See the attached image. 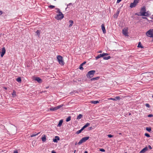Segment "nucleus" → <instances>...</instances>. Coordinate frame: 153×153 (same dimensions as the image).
Here are the masks:
<instances>
[{
	"label": "nucleus",
	"mask_w": 153,
	"mask_h": 153,
	"mask_svg": "<svg viewBox=\"0 0 153 153\" xmlns=\"http://www.w3.org/2000/svg\"><path fill=\"white\" fill-rule=\"evenodd\" d=\"M56 9L57 10L56 13H58V14H57L55 17V18L58 20L62 19L64 18V15L60 11L59 9L56 8Z\"/></svg>",
	"instance_id": "obj_1"
},
{
	"label": "nucleus",
	"mask_w": 153,
	"mask_h": 153,
	"mask_svg": "<svg viewBox=\"0 0 153 153\" xmlns=\"http://www.w3.org/2000/svg\"><path fill=\"white\" fill-rule=\"evenodd\" d=\"M57 59L59 64L61 65H63L65 64L62 56L60 55H58L57 56Z\"/></svg>",
	"instance_id": "obj_2"
},
{
	"label": "nucleus",
	"mask_w": 153,
	"mask_h": 153,
	"mask_svg": "<svg viewBox=\"0 0 153 153\" xmlns=\"http://www.w3.org/2000/svg\"><path fill=\"white\" fill-rule=\"evenodd\" d=\"M95 72L96 71L95 70L90 71L88 72L86 74V76L88 78H92L93 77Z\"/></svg>",
	"instance_id": "obj_3"
},
{
	"label": "nucleus",
	"mask_w": 153,
	"mask_h": 153,
	"mask_svg": "<svg viewBox=\"0 0 153 153\" xmlns=\"http://www.w3.org/2000/svg\"><path fill=\"white\" fill-rule=\"evenodd\" d=\"M146 34L147 36L153 38V29H150L146 32Z\"/></svg>",
	"instance_id": "obj_4"
},
{
	"label": "nucleus",
	"mask_w": 153,
	"mask_h": 153,
	"mask_svg": "<svg viewBox=\"0 0 153 153\" xmlns=\"http://www.w3.org/2000/svg\"><path fill=\"white\" fill-rule=\"evenodd\" d=\"M139 0H134L133 3H131L130 5L131 8L135 7L139 2Z\"/></svg>",
	"instance_id": "obj_5"
},
{
	"label": "nucleus",
	"mask_w": 153,
	"mask_h": 153,
	"mask_svg": "<svg viewBox=\"0 0 153 153\" xmlns=\"http://www.w3.org/2000/svg\"><path fill=\"white\" fill-rule=\"evenodd\" d=\"M149 11H147V12L146 11L145 13H143L142 14H140V16H149L150 15V14H149Z\"/></svg>",
	"instance_id": "obj_6"
},
{
	"label": "nucleus",
	"mask_w": 153,
	"mask_h": 153,
	"mask_svg": "<svg viewBox=\"0 0 153 153\" xmlns=\"http://www.w3.org/2000/svg\"><path fill=\"white\" fill-rule=\"evenodd\" d=\"M123 33L126 36H128V31L127 30L125 29H123Z\"/></svg>",
	"instance_id": "obj_7"
},
{
	"label": "nucleus",
	"mask_w": 153,
	"mask_h": 153,
	"mask_svg": "<svg viewBox=\"0 0 153 153\" xmlns=\"http://www.w3.org/2000/svg\"><path fill=\"white\" fill-rule=\"evenodd\" d=\"M6 52V50L5 48L4 47L2 49V52L1 53V57H2L4 54Z\"/></svg>",
	"instance_id": "obj_8"
},
{
	"label": "nucleus",
	"mask_w": 153,
	"mask_h": 153,
	"mask_svg": "<svg viewBox=\"0 0 153 153\" xmlns=\"http://www.w3.org/2000/svg\"><path fill=\"white\" fill-rule=\"evenodd\" d=\"M146 10V7L145 6H143L141 8L140 13V14H142L143 13H145Z\"/></svg>",
	"instance_id": "obj_9"
},
{
	"label": "nucleus",
	"mask_w": 153,
	"mask_h": 153,
	"mask_svg": "<svg viewBox=\"0 0 153 153\" xmlns=\"http://www.w3.org/2000/svg\"><path fill=\"white\" fill-rule=\"evenodd\" d=\"M34 80L36 81H37L38 82H39V83H41L42 82V79L39 77H36L35 78Z\"/></svg>",
	"instance_id": "obj_10"
},
{
	"label": "nucleus",
	"mask_w": 153,
	"mask_h": 153,
	"mask_svg": "<svg viewBox=\"0 0 153 153\" xmlns=\"http://www.w3.org/2000/svg\"><path fill=\"white\" fill-rule=\"evenodd\" d=\"M148 150V148L147 147H146L144 148L141 151H140L139 153H144L147 151Z\"/></svg>",
	"instance_id": "obj_11"
},
{
	"label": "nucleus",
	"mask_w": 153,
	"mask_h": 153,
	"mask_svg": "<svg viewBox=\"0 0 153 153\" xmlns=\"http://www.w3.org/2000/svg\"><path fill=\"white\" fill-rule=\"evenodd\" d=\"M59 140V137L56 136L55 137V138H53V141L54 142L57 143V140Z\"/></svg>",
	"instance_id": "obj_12"
},
{
	"label": "nucleus",
	"mask_w": 153,
	"mask_h": 153,
	"mask_svg": "<svg viewBox=\"0 0 153 153\" xmlns=\"http://www.w3.org/2000/svg\"><path fill=\"white\" fill-rule=\"evenodd\" d=\"M103 33H106V30L105 27V25L104 24H102L101 25Z\"/></svg>",
	"instance_id": "obj_13"
},
{
	"label": "nucleus",
	"mask_w": 153,
	"mask_h": 153,
	"mask_svg": "<svg viewBox=\"0 0 153 153\" xmlns=\"http://www.w3.org/2000/svg\"><path fill=\"white\" fill-rule=\"evenodd\" d=\"M42 140L43 142H45L46 140V135L45 134L43 135L42 136Z\"/></svg>",
	"instance_id": "obj_14"
},
{
	"label": "nucleus",
	"mask_w": 153,
	"mask_h": 153,
	"mask_svg": "<svg viewBox=\"0 0 153 153\" xmlns=\"http://www.w3.org/2000/svg\"><path fill=\"white\" fill-rule=\"evenodd\" d=\"M103 53L102 54H101L99 55H98L97 56L95 57V59L96 60L99 59V58H100V57H103Z\"/></svg>",
	"instance_id": "obj_15"
},
{
	"label": "nucleus",
	"mask_w": 153,
	"mask_h": 153,
	"mask_svg": "<svg viewBox=\"0 0 153 153\" xmlns=\"http://www.w3.org/2000/svg\"><path fill=\"white\" fill-rule=\"evenodd\" d=\"M100 78L99 77H94L92 78L91 79V81H96L98 80Z\"/></svg>",
	"instance_id": "obj_16"
},
{
	"label": "nucleus",
	"mask_w": 153,
	"mask_h": 153,
	"mask_svg": "<svg viewBox=\"0 0 153 153\" xmlns=\"http://www.w3.org/2000/svg\"><path fill=\"white\" fill-rule=\"evenodd\" d=\"M89 138V137H84L82 138V139L83 140L84 142H85L86 140H88Z\"/></svg>",
	"instance_id": "obj_17"
},
{
	"label": "nucleus",
	"mask_w": 153,
	"mask_h": 153,
	"mask_svg": "<svg viewBox=\"0 0 153 153\" xmlns=\"http://www.w3.org/2000/svg\"><path fill=\"white\" fill-rule=\"evenodd\" d=\"M90 124V123H87L82 127V128L83 130H84L85 128L88 126Z\"/></svg>",
	"instance_id": "obj_18"
},
{
	"label": "nucleus",
	"mask_w": 153,
	"mask_h": 153,
	"mask_svg": "<svg viewBox=\"0 0 153 153\" xmlns=\"http://www.w3.org/2000/svg\"><path fill=\"white\" fill-rule=\"evenodd\" d=\"M63 122V120H61L59 121V123L57 125L58 127H60L62 125Z\"/></svg>",
	"instance_id": "obj_19"
},
{
	"label": "nucleus",
	"mask_w": 153,
	"mask_h": 153,
	"mask_svg": "<svg viewBox=\"0 0 153 153\" xmlns=\"http://www.w3.org/2000/svg\"><path fill=\"white\" fill-rule=\"evenodd\" d=\"M111 57L110 56H104L103 57V59L104 60H108L111 58Z\"/></svg>",
	"instance_id": "obj_20"
},
{
	"label": "nucleus",
	"mask_w": 153,
	"mask_h": 153,
	"mask_svg": "<svg viewBox=\"0 0 153 153\" xmlns=\"http://www.w3.org/2000/svg\"><path fill=\"white\" fill-rule=\"evenodd\" d=\"M91 102L92 104H96L99 103V101L98 100L92 101Z\"/></svg>",
	"instance_id": "obj_21"
},
{
	"label": "nucleus",
	"mask_w": 153,
	"mask_h": 153,
	"mask_svg": "<svg viewBox=\"0 0 153 153\" xmlns=\"http://www.w3.org/2000/svg\"><path fill=\"white\" fill-rule=\"evenodd\" d=\"M51 111H54L57 110L56 107H52L50 109Z\"/></svg>",
	"instance_id": "obj_22"
},
{
	"label": "nucleus",
	"mask_w": 153,
	"mask_h": 153,
	"mask_svg": "<svg viewBox=\"0 0 153 153\" xmlns=\"http://www.w3.org/2000/svg\"><path fill=\"white\" fill-rule=\"evenodd\" d=\"M146 130L149 132H151L152 131L151 128L150 127H147L146 128Z\"/></svg>",
	"instance_id": "obj_23"
},
{
	"label": "nucleus",
	"mask_w": 153,
	"mask_h": 153,
	"mask_svg": "<svg viewBox=\"0 0 153 153\" xmlns=\"http://www.w3.org/2000/svg\"><path fill=\"white\" fill-rule=\"evenodd\" d=\"M39 133L40 132H39L37 133L32 134L30 135V136L31 137H33L38 135Z\"/></svg>",
	"instance_id": "obj_24"
},
{
	"label": "nucleus",
	"mask_w": 153,
	"mask_h": 153,
	"mask_svg": "<svg viewBox=\"0 0 153 153\" xmlns=\"http://www.w3.org/2000/svg\"><path fill=\"white\" fill-rule=\"evenodd\" d=\"M69 22L70 23V25L69 26V27H71L73 23V21L72 20H69Z\"/></svg>",
	"instance_id": "obj_25"
},
{
	"label": "nucleus",
	"mask_w": 153,
	"mask_h": 153,
	"mask_svg": "<svg viewBox=\"0 0 153 153\" xmlns=\"http://www.w3.org/2000/svg\"><path fill=\"white\" fill-rule=\"evenodd\" d=\"M82 117V115L81 114H79L77 117L76 119L77 120H79Z\"/></svg>",
	"instance_id": "obj_26"
},
{
	"label": "nucleus",
	"mask_w": 153,
	"mask_h": 153,
	"mask_svg": "<svg viewBox=\"0 0 153 153\" xmlns=\"http://www.w3.org/2000/svg\"><path fill=\"white\" fill-rule=\"evenodd\" d=\"M12 95L13 97H14L16 96V92L14 90L13 91L12 93Z\"/></svg>",
	"instance_id": "obj_27"
},
{
	"label": "nucleus",
	"mask_w": 153,
	"mask_h": 153,
	"mask_svg": "<svg viewBox=\"0 0 153 153\" xmlns=\"http://www.w3.org/2000/svg\"><path fill=\"white\" fill-rule=\"evenodd\" d=\"M16 80L19 82H21V79L20 77H18L16 79Z\"/></svg>",
	"instance_id": "obj_28"
},
{
	"label": "nucleus",
	"mask_w": 153,
	"mask_h": 153,
	"mask_svg": "<svg viewBox=\"0 0 153 153\" xmlns=\"http://www.w3.org/2000/svg\"><path fill=\"white\" fill-rule=\"evenodd\" d=\"M119 13H120L119 11L117 10L116 14L114 15V17H116V18H117L118 16V15Z\"/></svg>",
	"instance_id": "obj_29"
},
{
	"label": "nucleus",
	"mask_w": 153,
	"mask_h": 153,
	"mask_svg": "<svg viewBox=\"0 0 153 153\" xmlns=\"http://www.w3.org/2000/svg\"><path fill=\"white\" fill-rule=\"evenodd\" d=\"M83 130L82 129V128H81V129L77 131L76 133V134H78L80 133L82 131H83Z\"/></svg>",
	"instance_id": "obj_30"
},
{
	"label": "nucleus",
	"mask_w": 153,
	"mask_h": 153,
	"mask_svg": "<svg viewBox=\"0 0 153 153\" xmlns=\"http://www.w3.org/2000/svg\"><path fill=\"white\" fill-rule=\"evenodd\" d=\"M36 34L39 37L40 34V31L39 30H37L36 32Z\"/></svg>",
	"instance_id": "obj_31"
},
{
	"label": "nucleus",
	"mask_w": 153,
	"mask_h": 153,
	"mask_svg": "<svg viewBox=\"0 0 153 153\" xmlns=\"http://www.w3.org/2000/svg\"><path fill=\"white\" fill-rule=\"evenodd\" d=\"M83 143H84V142H83V140L82 139L80 140H79V142H78V144L80 145L81 144Z\"/></svg>",
	"instance_id": "obj_32"
},
{
	"label": "nucleus",
	"mask_w": 153,
	"mask_h": 153,
	"mask_svg": "<svg viewBox=\"0 0 153 153\" xmlns=\"http://www.w3.org/2000/svg\"><path fill=\"white\" fill-rule=\"evenodd\" d=\"M71 120V117L69 116L68 117L66 118V121L67 122H68L70 121Z\"/></svg>",
	"instance_id": "obj_33"
},
{
	"label": "nucleus",
	"mask_w": 153,
	"mask_h": 153,
	"mask_svg": "<svg viewBox=\"0 0 153 153\" xmlns=\"http://www.w3.org/2000/svg\"><path fill=\"white\" fill-rule=\"evenodd\" d=\"M115 100L116 101L117 100H119L121 99V98H120V97H119V96H117V97H116L115 98Z\"/></svg>",
	"instance_id": "obj_34"
},
{
	"label": "nucleus",
	"mask_w": 153,
	"mask_h": 153,
	"mask_svg": "<svg viewBox=\"0 0 153 153\" xmlns=\"http://www.w3.org/2000/svg\"><path fill=\"white\" fill-rule=\"evenodd\" d=\"M63 104H62V105H58V106H56V108H57V109H58L61 108L62 106H63Z\"/></svg>",
	"instance_id": "obj_35"
},
{
	"label": "nucleus",
	"mask_w": 153,
	"mask_h": 153,
	"mask_svg": "<svg viewBox=\"0 0 153 153\" xmlns=\"http://www.w3.org/2000/svg\"><path fill=\"white\" fill-rule=\"evenodd\" d=\"M137 47L138 48H143V47H142V46H141V45L140 42H139V43H138Z\"/></svg>",
	"instance_id": "obj_36"
},
{
	"label": "nucleus",
	"mask_w": 153,
	"mask_h": 153,
	"mask_svg": "<svg viewBox=\"0 0 153 153\" xmlns=\"http://www.w3.org/2000/svg\"><path fill=\"white\" fill-rule=\"evenodd\" d=\"M55 7V6L53 5H50L48 6V7L49 8H51V9Z\"/></svg>",
	"instance_id": "obj_37"
},
{
	"label": "nucleus",
	"mask_w": 153,
	"mask_h": 153,
	"mask_svg": "<svg viewBox=\"0 0 153 153\" xmlns=\"http://www.w3.org/2000/svg\"><path fill=\"white\" fill-rule=\"evenodd\" d=\"M82 65H81V64L80 65V66H79V68L80 70H83V68L82 67Z\"/></svg>",
	"instance_id": "obj_38"
},
{
	"label": "nucleus",
	"mask_w": 153,
	"mask_h": 153,
	"mask_svg": "<svg viewBox=\"0 0 153 153\" xmlns=\"http://www.w3.org/2000/svg\"><path fill=\"white\" fill-rule=\"evenodd\" d=\"M145 135L147 137H150V136L149 134L148 133H145Z\"/></svg>",
	"instance_id": "obj_39"
},
{
	"label": "nucleus",
	"mask_w": 153,
	"mask_h": 153,
	"mask_svg": "<svg viewBox=\"0 0 153 153\" xmlns=\"http://www.w3.org/2000/svg\"><path fill=\"white\" fill-rule=\"evenodd\" d=\"M71 4H72L71 3H69L68 4L67 7H66V10L69 7L68 6H70L71 5Z\"/></svg>",
	"instance_id": "obj_40"
},
{
	"label": "nucleus",
	"mask_w": 153,
	"mask_h": 153,
	"mask_svg": "<svg viewBox=\"0 0 153 153\" xmlns=\"http://www.w3.org/2000/svg\"><path fill=\"white\" fill-rule=\"evenodd\" d=\"M112 100L113 101H115V98H108V100Z\"/></svg>",
	"instance_id": "obj_41"
},
{
	"label": "nucleus",
	"mask_w": 153,
	"mask_h": 153,
	"mask_svg": "<svg viewBox=\"0 0 153 153\" xmlns=\"http://www.w3.org/2000/svg\"><path fill=\"white\" fill-rule=\"evenodd\" d=\"M145 105L147 107L149 108L150 106L149 105V104L148 103H146L145 104Z\"/></svg>",
	"instance_id": "obj_42"
},
{
	"label": "nucleus",
	"mask_w": 153,
	"mask_h": 153,
	"mask_svg": "<svg viewBox=\"0 0 153 153\" xmlns=\"http://www.w3.org/2000/svg\"><path fill=\"white\" fill-rule=\"evenodd\" d=\"M103 56H107L108 55V53H103Z\"/></svg>",
	"instance_id": "obj_43"
},
{
	"label": "nucleus",
	"mask_w": 153,
	"mask_h": 153,
	"mask_svg": "<svg viewBox=\"0 0 153 153\" xmlns=\"http://www.w3.org/2000/svg\"><path fill=\"white\" fill-rule=\"evenodd\" d=\"M100 151L102 152H105V150L103 149H100Z\"/></svg>",
	"instance_id": "obj_44"
},
{
	"label": "nucleus",
	"mask_w": 153,
	"mask_h": 153,
	"mask_svg": "<svg viewBox=\"0 0 153 153\" xmlns=\"http://www.w3.org/2000/svg\"><path fill=\"white\" fill-rule=\"evenodd\" d=\"M108 136L109 138H111L113 137V136L111 134H108Z\"/></svg>",
	"instance_id": "obj_45"
},
{
	"label": "nucleus",
	"mask_w": 153,
	"mask_h": 153,
	"mask_svg": "<svg viewBox=\"0 0 153 153\" xmlns=\"http://www.w3.org/2000/svg\"><path fill=\"white\" fill-rule=\"evenodd\" d=\"M148 117H153V115L152 114H149L148 116Z\"/></svg>",
	"instance_id": "obj_46"
},
{
	"label": "nucleus",
	"mask_w": 153,
	"mask_h": 153,
	"mask_svg": "<svg viewBox=\"0 0 153 153\" xmlns=\"http://www.w3.org/2000/svg\"><path fill=\"white\" fill-rule=\"evenodd\" d=\"M93 129V128L92 127H89L88 128V129L89 130H92Z\"/></svg>",
	"instance_id": "obj_47"
},
{
	"label": "nucleus",
	"mask_w": 153,
	"mask_h": 153,
	"mask_svg": "<svg viewBox=\"0 0 153 153\" xmlns=\"http://www.w3.org/2000/svg\"><path fill=\"white\" fill-rule=\"evenodd\" d=\"M148 147L150 149H152V148L151 146H150V145H149L148 146Z\"/></svg>",
	"instance_id": "obj_48"
},
{
	"label": "nucleus",
	"mask_w": 153,
	"mask_h": 153,
	"mask_svg": "<svg viewBox=\"0 0 153 153\" xmlns=\"http://www.w3.org/2000/svg\"><path fill=\"white\" fill-rule=\"evenodd\" d=\"M86 63V62H83L82 63L81 65H82V66L84 65Z\"/></svg>",
	"instance_id": "obj_49"
},
{
	"label": "nucleus",
	"mask_w": 153,
	"mask_h": 153,
	"mask_svg": "<svg viewBox=\"0 0 153 153\" xmlns=\"http://www.w3.org/2000/svg\"><path fill=\"white\" fill-rule=\"evenodd\" d=\"M3 14V12L1 10H0V16Z\"/></svg>",
	"instance_id": "obj_50"
},
{
	"label": "nucleus",
	"mask_w": 153,
	"mask_h": 153,
	"mask_svg": "<svg viewBox=\"0 0 153 153\" xmlns=\"http://www.w3.org/2000/svg\"><path fill=\"white\" fill-rule=\"evenodd\" d=\"M122 0H117V3H119L120 1H121Z\"/></svg>",
	"instance_id": "obj_51"
},
{
	"label": "nucleus",
	"mask_w": 153,
	"mask_h": 153,
	"mask_svg": "<svg viewBox=\"0 0 153 153\" xmlns=\"http://www.w3.org/2000/svg\"><path fill=\"white\" fill-rule=\"evenodd\" d=\"M142 18L143 19H147V18L145 17H143Z\"/></svg>",
	"instance_id": "obj_52"
},
{
	"label": "nucleus",
	"mask_w": 153,
	"mask_h": 153,
	"mask_svg": "<svg viewBox=\"0 0 153 153\" xmlns=\"http://www.w3.org/2000/svg\"><path fill=\"white\" fill-rule=\"evenodd\" d=\"M135 15H138V16H140V14H139L138 13H135Z\"/></svg>",
	"instance_id": "obj_53"
},
{
	"label": "nucleus",
	"mask_w": 153,
	"mask_h": 153,
	"mask_svg": "<svg viewBox=\"0 0 153 153\" xmlns=\"http://www.w3.org/2000/svg\"><path fill=\"white\" fill-rule=\"evenodd\" d=\"M13 153H18V152L17 151H16L14 152Z\"/></svg>",
	"instance_id": "obj_54"
},
{
	"label": "nucleus",
	"mask_w": 153,
	"mask_h": 153,
	"mask_svg": "<svg viewBox=\"0 0 153 153\" xmlns=\"http://www.w3.org/2000/svg\"><path fill=\"white\" fill-rule=\"evenodd\" d=\"M51 153H56V152H55L54 151H52L51 152Z\"/></svg>",
	"instance_id": "obj_55"
},
{
	"label": "nucleus",
	"mask_w": 153,
	"mask_h": 153,
	"mask_svg": "<svg viewBox=\"0 0 153 153\" xmlns=\"http://www.w3.org/2000/svg\"><path fill=\"white\" fill-rule=\"evenodd\" d=\"M98 52V53H101L102 52V51H99Z\"/></svg>",
	"instance_id": "obj_56"
},
{
	"label": "nucleus",
	"mask_w": 153,
	"mask_h": 153,
	"mask_svg": "<svg viewBox=\"0 0 153 153\" xmlns=\"http://www.w3.org/2000/svg\"><path fill=\"white\" fill-rule=\"evenodd\" d=\"M73 92H71L70 93V94H71V95H72V94H73Z\"/></svg>",
	"instance_id": "obj_57"
},
{
	"label": "nucleus",
	"mask_w": 153,
	"mask_h": 153,
	"mask_svg": "<svg viewBox=\"0 0 153 153\" xmlns=\"http://www.w3.org/2000/svg\"><path fill=\"white\" fill-rule=\"evenodd\" d=\"M84 153H88V152L87 151H85V152H84Z\"/></svg>",
	"instance_id": "obj_58"
},
{
	"label": "nucleus",
	"mask_w": 153,
	"mask_h": 153,
	"mask_svg": "<svg viewBox=\"0 0 153 153\" xmlns=\"http://www.w3.org/2000/svg\"><path fill=\"white\" fill-rule=\"evenodd\" d=\"M151 18L153 19V15H152V16Z\"/></svg>",
	"instance_id": "obj_59"
},
{
	"label": "nucleus",
	"mask_w": 153,
	"mask_h": 153,
	"mask_svg": "<svg viewBox=\"0 0 153 153\" xmlns=\"http://www.w3.org/2000/svg\"><path fill=\"white\" fill-rule=\"evenodd\" d=\"M129 115H131V114L130 113H129Z\"/></svg>",
	"instance_id": "obj_60"
},
{
	"label": "nucleus",
	"mask_w": 153,
	"mask_h": 153,
	"mask_svg": "<svg viewBox=\"0 0 153 153\" xmlns=\"http://www.w3.org/2000/svg\"><path fill=\"white\" fill-rule=\"evenodd\" d=\"M76 151V150H75L74 151V153H75V152Z\"/></svg>",
	"instance_id": "obj_61"
},
{
	"label": "nucleus",
	"mask_w": 153,
	"mask_h": 153,
	"mask_svg": "<svg viewBox=\"0 0 153 153\" xmlns=\"http://www.w3.org/2000/svg\"><path fill=\"white\" fill-rule=\"evenodd\" d=\"M5 88V89H7V88H6V87H5V88Z\"/></svg>",
	"instance_id": "obj_62"
},
{
	"label": "nucleus",
	"mask_w": 153,
	"mask_h": 153,
	"mask_svg": "<svg viewBox=\"0 0 153 153\" xmlns=\"http://www.w3.org/2000/svg\"><path fill=\"white\" fill-rule=\"evenodd\" d=\"M119 134H121V133H119Z\"/></svg>",
	"instance_id": "obj_63"
},
{
	"label": "nucleus",
	"mask_w": 153,
	"mask_h": 153,
	"mask_svg": "<svg viewBox=\"0 0 153 153\" xmlns=\"http://www.w3.org/2000/svg\"><path fill=\"white\" fill-rule=\"evenodd\" d=\"M152 97L153 98V94L152 95Z\"/></svg>",
	"instance_id": "obj_64"
}]
</instances>
